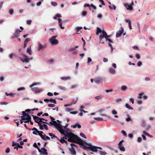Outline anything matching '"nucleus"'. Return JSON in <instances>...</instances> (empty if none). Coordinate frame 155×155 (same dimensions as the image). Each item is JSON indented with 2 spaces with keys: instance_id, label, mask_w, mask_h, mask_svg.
I'll list each match as a JSON object with an SVG mask.
<instances>
[{
  "instance_id": "obj_28",
  "label": "nucleus",
  "mask_w": 155,
  "mask_h": 155,
  "mask_svg": "<svg viewBox=\"0 0 155 155\" xmlns=\"http://www.w3.org/2000/svg\"><path fill=\"white\" fill-rule=\"evenodd\" d=\"M143 133L146 135L148 136L149 137H150V138H152L153 137V136L152 135L149 134L145 130L143 131Z\"/></svg>"
},
{
  "instance_id": "obj_46",
  "label": "nucleus",
  "mask_w": 155,
  "mask_h": 155,
  "mask_svg": "<svg viewBox=\"0 0 155 155\" xmlns=\"http://www.w3.org/2000/svg\"><path fill=\"white\" fill-rule=\"evenodd\" d=\"M122 101V99L121 98H117L116 99V102L117 103H118L120 102H121Z\"/></svg>"
},
{
  "instance_id": "obj_9",
  "label": "nucleus",
  "mask_w": 155,
  "mask_h": 155,
  "mask_svg": "<svg viewBox=\"0 0 155 155\" xmlns=\"http://www.w3.org/2000/svg\"><path fill=\"white\" fill-rule=\"evenodd\" d=\"M32 90L33 91H34L35 93H38L42 92L44 90L43 89H39L37 87H35L32 88Z\"/></svg>"
},
{
  "instance_id": "obj_45",
  "label": "nucleus",
  "mask_w": 155,
  "mask_h": 155,
  "mask_svg": "<svg viewBox=\"0 0 155 155\" xmlns=\"http://www.w3.org/2000/svg\"><path fill=\"white\" fill-rule=\"evenodd\" d=\"M45 124H47L51 126L55 125L54 124H53V123H52L51 121L49 123L45 122Z\"/></svg>"
},
{
  "instance_id": "obj_19",
  "label": "nucleus",
  "mask_w": 155,
  "mask_h": 155,
  "mask_svg": "<svg viewBox=\"0 0 155 155\" xmlns=\"http://www.w3.org/2000/svg\"><path fill=\"white\" fill-rule=\"evenodd\" d=\"M41 153L44 155H48V153L47 152V150L45 148H41Z\"/></svg>"
},
{
  "instance_id": "obj_15",
  "label": "nucleus",
  "mask_w": 155,
  "mask_h": 155,
  "mask_svg": "<svg viewBox=\"0 0 155 155\" xmlns=\"http://www.w3.org/2000/svg\"><path fill=\"white\" fill-rule=\"evenodd\" d=\"M12 147L16 146L17 147H18V148H20L22 149L23 148V147L22 146L20 145L18 143H17L14 142H12Z\"/></svg>"
},
{
  "instance_id": "obj_40",
  "label": "nucleus",
  "mask_w": 155,
  "mask_h": 155,
  "mask_svg": "<svg viewBox=\"0 0 155 155\" xmlns=\"http://www.w3.org/2000/svg\"><path fill=\"white\" fill-rule=\"evenodd\" d=\"M99 153L101 155H106L107 153L105 151H103L101 150H99Z\"/></svg>"
},
{
  "instance_id": "obj_30",
  "label": "nucleus",
  "mask_w": 155,
  "mask_h": 155,
  "mask_svg": "<svg viewBox=\"0 0 155 155\" xmlns=\"http://www.w3.org/2000/svg\"><path fill=\"white\" fill-rule=\"evenodd\" d=\"M125 107L127 109L130 110H133V108L132 107L128 104L126 103L125 104Z\"/></svg>"
},
{
  "instance_id": "obj_1",
  "label": "nucleus",
  "mask_w": 155,
  "mask_h": 155,
  "mask_svg": "<svg viewBox=\"0 0 155 155\" xmlns=\"http://www.w3.org/2000/svg\"><path fill=\"white\" fill-rule=\"evenodd\" d=\"M61 133L64 135L63 138L65 140L68 138L67 140L68 141L72 142L73 141L75 140L78 143H84L83 140L80 139L76 135L75 137H74L73 136L74 135V134L68 129H67L66 131L63 130L62 132H61Z\"/></svg>"
},
{
  "instance_id": "obj_39",
  "label": "nucleus",
  "mask_w": 155,
  "mask_h": 155,
  "mask_svg": "<svg viewBox=\"0 0 155 155\" xmlns=\"http://www.w3.org/2000/svg\"><path fill=\"white\" fill-rule=\"evenodd\" d=\"M48 134L51 137V138H53V137H55L57 139H58V138L57 136H55L52 133H49Z\"/></svg>"
},
{
  "instance_id": "obj_47",
  "label": "nucleus",
  "mask_w": 155,
  "mask_h": 155,
  "mask_svg": "<svg viewBox=\"0 0 155 155\" xmlns=\"http://www.w3.org/2000/svg\"><path fill=\"white\" fill-rule=\"evenodd\" d=\"M51 4L53 6H57L58 4L57 2H51Z\"/></svg>"
},
{
  "instance_id": "obj_7",
  "label": "nucleus",
  "mask_w": 155,
  "mask_h": 155,
  "mask_svg": "<svg viewBox=\"0 0 155 155\" xmlns=\"http://www.w3.org/2000/svg\"><path fill=\"white\" fill-rule=\"evenodd\" d=\"M38 48L37 50L38 51H40L41 50H43L47 47V45L45 44L42 45L40 43H39L38 44Z\"/></svg>"
},
{
  "instance_id": "obj_16",
  "label": "nucleus",
  "mask_w": 155,
  "mask_h": 155,
  "mask_svg": "<svg viewBox=\"0 0 155 155\" xmlns=\"http://www.w3.org/2000/svg\"><path fill=\"white\" fill-rule=\"evenodd\" d=\"M69 151L71 152V153L72 155H76V152L74 147H71L69 149Z\"/></svg>"
},
{
  "instance_id": "obj_41",
  "label": "nucleus",
  "mask_w": 155,
  "mask_h": 155,
  "mask_svg": "<svg viewBox=\"0 0 155 155\" xmlns=\"http://www.w3.org/2000/svg\"><path fill=\"white\" fill-rule=\"evenodd\" d=\"M95 120H97L102 121L103 120V119L102 118L98 117H94Z\"/></svg>"
},
{
  "instance_id": "obj_27",
  "label": "nucleus",
  "mask_w": 155,
  "mask_h": 155,
  "mask_svg": "<svg viewBox=\"0 0 155 155\" xmlns=\"http://www.w3.org/2000/svg\"><path fill=\"white\" fill-rule=\"evenodd\" d=\"M119 149L120 150L122 151H125V147L122 145L118 146Z\"/></svg>"
},
{
  "instance_id": "obj_18",
  "label": "nucleus",
  "mask_w": 155,
  "mask_h": 155,
  "mask_svg": "<svg viewBox=\"0 0 155 155\" xmlns=\"http://www.w3.org/2000/svg\"><path fill=\"white\" fill-rule=\"evenodd\" d=\"M41 125L42 126V127L40 128V126H39V129L40 130H43L44 129L43 127H44V128L46 130H48V126L47 125L45 124H44L43 125H42V124L41 123Z\"/></svg>"
},
{
  "instance_id": "obj_33",
  "label": "nucleus",
  "mask_w": 155,
  "mask_h": 155,
  "mask_svg": "<svg viewBox=\"0 0 155 155\" xmlns=\"http://www.w3.org/2000/svg\"><path fill=\"white\" fill-rule=\"evenodd\" d=\"M101 80V78H98L96 79L95 80L94 82L96 84H98L100 82V81Z\"/></svg>"
},
{
  "instance_id": "obj_10",
  "label": "nucleus",
  "mask_w": 155,
  "mask_h": 155,
  "mask_svg": "<svg viewBox=\"0 0 155 155\" xmlns=\"http://www.w3.org/2000/svg\"><path fill=\"white\" fill-rule=\"evenodd\" d=\"M58 125H55V128L58 130L61 133V132H62L63 130L62 131L61 130H62V125L60 123L57 124Z\"/></svg>"
},
{
  "instance_id": "obj_43",
  "label": "nucleus",
  "mask_w": 155,
  "mask_h": 155,
  "mask_svg": "<svg viewBox=\"0 0 155 155\" xmlns=\"http://www.w3.org/2000/svg\"><path fill=\"white\" fill-rule=\"evenodd\" d=\"M141 126L143 127H144L146 125V122L144 120H143L141 123Z\"/></svg>"
},
{
  "instance_id": "obj_50",
  "label": "nucleus",
  "mask_w": 155,
  "mask_h": 155,
  "mask_svg": "<svg viewBox=\"0 0 155 155\" xmlns=\"http://www.w3.org/2000/svg\"><path fill=\"white\" fill-rule=\"evenodd\" d=\"M54 60L53 59H50L48 61V63H50V64H52L53 63Z\"/></svg>"
},
{
  "instance_id": "obj_38",
  "label": "nucleus",
  "mask_w": 155,
  "mask_h": 155,
  "mask_svg": "<svg viewBox=\"0 0 155 155\" xmlns=\"http://www.w3.org/2000/svg\"><path fill=\"white\" fill-rule=\"evenodd\" d=\"M49 101L51 103H53L55 104H56V101L55 99H53L52 98H50L49 99Z\"/></svg>"
},
{
  "instance_id": "obj_62",
  "label": "nucleus",
  "mask_w": 155,
  "mask_h": 155,
  "mask_svg": "<svg viewBox=\"0 0 155 155\" xmlns=\"http://www.w3.org/2000/svg\"><path fill=\"white\" fill-rule=\"evenodd\" d=\"M73 110L72 109H70L69 108H66L65 109V110L66 111H67V112H71L70 111L71 110Z\"/></svg>"
},
{
  "instance_id": "obj_6",
  "label": "nucleus",
  "mask_w": 155,
  "mask_h": 155,
  "mask_svg": "<svg viewBox=\"0 0 155 155\" xmlns=\"http://www.w3.org/2000/svg\"><path fill=\"white\" fill-rule=\"evenodd\" d=\"M31 116L33 117V119L34 120L35 122L38 123V126H40V128L42 127V126L41 125V123H40L39 120L40 118L36 116H34L33 115H31Z\"/></svg>"
},
{
  "instance_id": "obj_34",
  "label": "nucleus",
  "mask_w": 155,
  "mask_h": 155,
  "mask_svg": "<svg viewBox=\"0 0 155 155\" xmlns=\"http://www.w3.org/2000/svg\"><path fill=\"white\" fill-rule=\"evenodd\" d=\"M61 17V15L59 14H57L53 17L54 19H56L57 18H60Z\"/></svg>"
},
{
  "instance_id": "obj_26",
  "label": "nucleus",
  "mask_w": 155,
  "mask_h": 155,
  "mask_svg": "<svg viewBox=\"0 0 155 155\" xmlns=\"http://www.w3.org/2000/svg\"><path fill=\"white\" fill-rule=\"evenodd\" d=\"M109 9L111 10H112L113 9L114 10H115L116 9V7L115 5L113 4H112L111 6H109Z\"/></svg>"
},
{
  "instance_id": "obj_23",
  "label": "nucleus",
  "mask_w": 155,
  "mask_h": 155,
  "mask_svg": "<svg viewBox=\"0 0 155 155\" xmlns=\"http://www.w3.org/2000/svg\"><path fill=\"white\" fill-rule=\"evenodd\" d=\"M30 41V39L29 38H27L25 39V40L24 42V48H25L26 47L28 42H29Z\"/></svg>"
},
{
  "instance_id": "obj_55",
  "label": "nucleus",
  "mask_w": 155,
  "mask_h": 155,
  "mask_svg": "<svg viewBox=\"0 0 155 155\" xmlns=\"http://www.w3.org/2000/svg\"><path fill=\"white\" fill-rule=\"evenodd\" d=\"M55 105L53 104H49L48 105V106L49 107H53L55 106Z\"/></svg>"
},
{
  "instance_id": "obj_52",
  "label": "nucleus",
  "mask_w": 155,
  "mask_h": 155,
  "mask_svg": "<svg viewBox=\"0 0 155 155\" xmlns=\"http://www.w3.org/2000/svg\"><path fill=\"white\" fill-rule=\"evenodd\" d=\"M111 113L113 115H116L117 114V112L114 110H113L112 111Z\"/></svg>"
},
{
  "instance_id": "obj_44",
  "label": "nucleus",
  "mask_w": 155,
  "mask_h": 155,
  "mask_svg": "<svg viewBox=\"0 0 155 155\" xmlns=\"http://www.w3.org/2000/svg\"><path fill=\"white\" fill-rule=\"evenodd\" d=\"M39 84H40L39 83H33V84H32L30 85L29 86V87L30 88H31L32 87H33V86H35V85H39Z\"/></svg>"
},
{
  "instance_id": "obj_35",
  "label": "nucleus",
  "mask_w": 155,
  "mask_h": 155,
  "mask_svg": "<svg viewBox=\"0 0 155 155\" xmlns=\"http://www.w3.org/2000/svg\"><path fill=\"white\" fill-rule=\"evenodd\" d=\"M22 115L24 116V117H25L26 118L28 117V116H29V114L26 113H25V111H23L22 112Z\"/></svg>"
},
{
  "instance_id": "obj_42",
  "label": "nucleus",
  "mask_w": 155,
  "mask_h": 155,
  "mask_svg": "<svg viewBox=\"0 0 155 155\" xmlns=\"http://www.w3.org/2000/svg\"><path fill=\"white\" fill-rule=\"evenodd\" d=\"M14 13V10L12 8L9 9V13L10 15H12Z\"/></svg>"
},
{
  "instance_id": "obj_22",
  "label": "nucleus",
  "mask_w": 155,
  "mask_h": 155,
  "mask_svg": "<svg viewBox=\"0 0 155 155\" xmlns=\"http://www.w3.org/2000/svg\"><path fill=\"white\" fill-rule=\"evenodd\" d=\"M61 79L63 81H65L66 80H70L71 79V78L70 76L68 77H63L61 78Z\"/></svg>"
},
{
  "instance_id": "obj_32",
  "label": "nucleus",
  "mask_w": 155,
  "mask_h": 155,
  "mask_svg": "<svg viewBox=\"0 0 155 155\" xmlns=\"http://www.w3.org/2000/svg\"><path fill=\"white\" fill-rule=\"evenodd\" d=\"M64 138H63H63H61V139L60 140L59 139H57L58 140H59V141L61 142L62 143H67V141H65L64 139Z\"/></svg>"
},
{
  "instance_id": "obj_31",
  "label": "nucleus",
  "mask_w": 155,
  "mask_h": 155,
  "mask_svg": "<svg viewBox=\"0 0 155 155\" xmlns=\"http://www.w3.org/2000/svg\"><path fill=\"white\" fill-rule=\"evenodd\" d=\"M26 52L30 55H31L32 54V52L31 50V48L30 47H28L27 48Z\"/></svg>"
},
{
  "instance_id": "obj_8",
  "label": "nucleus",
  "mask_w": 155,
  "mask_h": 155,
  "mask_svg": "<svg viewBox=\"0 0 155 155\" xmlns=\"http://www.w3.org/2000/svg\"><path fill=\"white\" fill-rule=\"evenodd\" d=\"M22 31L20 30L19 29H16L14 34V36L12 37V38L13 39L14 38L18 37L20 35V33Z\"/></svg>"
},
{
  "instance_id": "obj_53",
  "label": "nucleus",
  "mask_w": 155,
  "mask_h": 155,
  "mask_svg": "<svg viewBox=\"0 0 155 155\" xmlns=\"http://www.w3.org/2000/svg\"><path fill=\"white\" fill-rule=\"evenodd\" d=\"M25 89V88L24 87H21L17 89V91H19L21 90H23Z\"/></svg>"
},
{
  "instance_id": "obj_56",
  "label": "nucleus",
  "mask_w": 155,
  "mask_h": 155,
  "mask_svg": "<svg viewBox=\"0 0 155 155\" xmlns=\"http://www.w3.org/2000/svg\"><path fill=\"white\" fill-rule=\"evenodd\" d=\"M142 62L140 61H139L138 62L137 65L138 67H140L142 65Z\"/></svg>"
},
{
  "instance_id": "obj_3",
  "label": "nucleus",
  "mask_w": 155,
  "mask_h": 155,
  "mask_svg": "<svg viewBox=\"0 0 155 155\" xmlns=\"http://www.w3.org/2000/svg\"><path fill=\"white\" fill-rule=\"evenodd\" d=\"M110 35H107L106 31L104 30H102V34L100 35L99 36V39L100 41V42L101 41L102 39L104 38H105V39L106 40V38L107 39H109V38H110Z\"/></svg>"
},
{
  "instance_id": "obj_59",
  "label": "nucleus",
  "mask_w": 155,
  "mask_h": 155,
  "mask_svg": "<svg viewBox=\"0 0 155 155\" xmlns=\"http://www.w3.org/2000/svg\"><path fill=\"white\" fill-rule=\"evenodd\" d=\"M143 93H139L138 94V96L137 97V98H142L141 96L143 95Z\"/></svg>"
},
{
  "instance_id": "obj_29",
  "label": "nucleus",
  "mask_w": 155,
  "mask_h": 155,
  "mask_svg": "<svg viewBox=\"0 0 155 155\" xmlns=\"http://www.w3.org/2000/svg\"><path fill=\"white\" fill-rule=\"evenodd\" d=\"M104 97V96L102 95H100L99 96H97L94 97V98L97 100H100L102 99Z\"/></svg>"
},
{
  "instance_id": "obj_37",
  "label": "nucleus",
  "mask_w": 155,
  "mask_h": 155,
  "mask_svg": "<svg viewBox=\"0 0 155 155\" xmlns=\"http://www.w3.org/2000/svg\"><path fill=\"white\" fill-rule=\"evenodd\" d=\"M58 87L61 90L63 91H65L66 90V88L65 87L61 86H58Z\"/></svg>"
},
{
  "instance_id": "obj_64",
  "label": "nucleus",
  "mask_w": 155,
  "mask_h": 155,
  "mask_svg": "<svg viewBox=\"0 0 155 155\" xmlns=\"http://www.w3.org/2000/svg\"><path fill=\"white\" fill-rule=\"evenodd\" d=\"M150 128V125H148L147 126L146 128H145V130H148Z\"/></svg>"
},
{
  "instance_id": "obj_63",
  "label": "nucleus",
  "mask_w": 155,
  "mask_h": 155,
  "mask_svg": "<svg viewBox=\"0 0 155 155\" xmlns=\"http://www.w3.org/2000/svg\"><path fill=\"white\" fill-rule=\"evenodd\" d=\"M121 133L125 136H127V135L126 132L124 130H122Z\"/></svg>"
},
{
  "instance_id": "obj_60",
  "label": "nucleus",
  "mask_w": 155,
  "mask_h": 155,
  "mask_svg": "<svg viewBox=\"0 0 155 155\" xmlns=\"http://www.w3.org/2000/svg\"><path fill=\"white\" fill-rule=\"evenodd\" d=\"M91 61H92V59H91V58H90V57L88 58L87 63V64H89Z\"/></svg>"
},
{
  "instance_id": "obj_61",
  "label": "nucleus",
  "mask_w": 155,
  "mask_h": 155,
  "mask_svg": "<svg viewBox=\"0 0 155 155\" xmlns=\"http://www.w3.org/2000/svg\"><path fill=\"white\" fill-rule=\"evenodd\" d=\"M129 101H130V102H131L132 103V104H134V99L133 98H130L129 99Z\"/></svg>"
},
{
  "instance_id": "obj_13",
  "label": "nucleus",
  "mask_w": 155,
  "mask_h": 155,
  "mask_svg": "<svg viewBox=\"0 0 155 155\" xmlns=\"http://www.w3.org/2000/svg\"><path fill=\"white\" fill-rule=\"evenodd\" d=\"M124 5L126 7V9L129 10L130 11H132L133 10V7L132 6L130 5H129L125 3L124 4Z\"/></svg>"
},
{
  "instance_id": "obj_20",
  "label": "nucleus",
  "mask_w": 155,
  "mask_h": 155,
  "mask_svg": "<svg viewBox=\"0 0 155 155\" xmlns=\"http://www.w3.org/2000/svg\"><path fill=\"white\" fill-rule=\"evenodd\" d=\"M71 127H72L73 128H75L77 127L78 128L80 129L81 128V126L79 124L76 123L75 124L72 125Z\"/></svg>"
},
{
  "instance_id": "obj_58",
  "label": "nucleus",
  "mask_w": 155,
  "mask_h": 155,
  "mask_svg": "<svg viewBox=\"0 0 155 155\" xmlns=\"http://www.w3.org/2000/svg\"><path fill=\"white\" fill-rule=\"evenodd\" d=\"M15 55V54L13 53L10 54L8 55L9 58L10 59H12V58L13 57V55Z\"/></svg>"
},
{
  "instance_id": "obj_12",
  "label": "nucleus",
  "mask_w": 155,
  "mask_h": 155,
  "mask_svg": "<svg viewBox=\"0 0 155 155\" xmlns=\"http://www.w3.org/2000/svg\"><path fill=\"white\" fill-rule=\"evenodd\" d=\"M39 135L40 136L41 138L44 140H49L50 139V137L46 136L45 134L43 135L42 134H39Z\"/></svg>"
},
{
  "instance_id": "obj_2",
  "label": "nucleus",
  "mask_w": 155,
  "mask_h": 155,
  "mask_svg": "<svg viewBox=\"0 0 155 155\" xmlns=\"http://www.w3.org/2000/svg\"><path fill=\"white\" fill-rule=\"evenodd\" d=\"M83 142L84 143H81V145L84 147V150L88 149L93 152H97L98 150L97 149V147L92 145L83 140Z\"/></svg>"
},
{
  "instance_id": "obj_4",
  "label": "nucleus",
  "mask_w": 155,
  "mask_h": 155,
  "mask_svg": "<svg viewBox=\"0 0 155 155\" xmlns=\"http://www.w3.org/2000/svg\"><path fill=\"white\" fill-rule=\"evenodd\" d=\"M21 55L24 57L22 58L21 57H18L23 62L26 63H28L29 62V59L28 57L24 54L21 53Z\"/></svg>"
},
{
  "instance_id": "obj_25",
  "label": "nucleus",
  "mask_w": 155,
  "mask_h": 155,
  "mask_svg": "<svg viewBox=\"0 0 155 155\" xmlns=\"http://www.w3.org/2000/svg\"><path fill=\"white\" fill-rule=\"evenodd\" d=\"M102 32V30H101V28L99 27L97 28V31L96 32V34L97 35H98L100 33Z\"/></svg>"
},
{
  "instance_id": "obj_48",
  "label": "nucleus",
  "mask_w": 155,
  "mask_h": 155,
  "mask_svg": "<svg viewBox=\"0 0 155 155\" xmlns=\"http://www.w3.org/2000/svg\"><path fill=\"white\" fill-rule=\"evenodd\" d=\"M87 13L86 11H83L82 12V15L83 16H85L87 15Z\"/></svg>"
},
{
  "instance_id": "obj_57",
  "label": "nucleus",
  "mask_w": 155,
  "mask_h": 155,
  "mask_svg": "<svg viewBox=\"0 0 155 155\" xmlns=\"http://www.w3.org/2000/svg\"><path fill=\"white\" fill-rule=\"evenodd\" d=\"M135 57L137 58V59H139L140 58V55L138 53L136 54H135Z\"/></svg>"
},
{
  "instance_id": "obj_51",
  "label": "nucleus",
  "mask_w": 155,
  "mask_h": 155,
  "mask_svg": "<svg viewBox=\"0 0 155 155\" xmlns=\"http://www.w3.org/2000/svg\"><path fill=\"white\" fill-rule=\"evenodd\" d=\"M78 87V85L77 84H75L74 85H72L71 87V89H74L75 88H76Z\"/></svg>"
},
{
  "instance_id": "obj_5",
  "label": "nucleus",
  "mask_w": 155,
  "mask_h": 155,
  "mask_svg": "<svg viewBox=\"0 0 155 155\" xmlns=\"http://www.w3.org/2000/svg\"><path fill=\"white\" fill-rule=\"evenodd\" d=\"M57 37V35L54 36L49 39V42L52 45H57L58 43V40L55 39Z\"/></svg>"
},
{
  "instance_id": "obj_24",
  "label": "nucleus",
  "mask_w": 155,
  "mask_h": 155,
  "mask_svg": "<svg viewBox=\"0 0 155 155\" xmlns=\"http://www.w3.org/2000/svg\"><path fill=\"white\" fill-rule=\"evenodd\" d=\"M125 21L126 22L128 23L129 28L130 29H132V27L131 25V21L130 20L127 19H125Z\"/></svg>"
},
{
  "instance_id": "obj_14",
  "label": "nucleus",
  "mask_w": 155,
  "mask_h": 155,
  "mask_svg": "<svg viewBox=\"0 0 155 155\" xmlns=\"http://www.w3.org/2000/svg\"><path fill=\"white\" fill-rule=\"evenodd\" d=\"M58 25L62 29H64V27L62 26V19L60 18H59L58 19Z\"/></svg>"
},
{
  "instance_id": "obj_17",
  "label": "nucleus",
  "mask_w": 155,
  "mask_h": 155,
  "mask_svg": "<svg viewBox=\"0 0 155 155\" xmlns=\"http://www.w3.org/2000/svg\"><path fill=\"white\" fill-rule=\"evenodd\" d=\"M68 51L70 52H72L73 54H76L77 52V51L74 47L68 49Z\"/></svg>"
},
{
  "instance_id": "obj_36",
  "label": "nucleus",
  "mask_w": 155,
  "mask_h": 155,
  "mask_svg": "<svg viewBox=\"0 0 155 155\" xmlns=\"http://www.w3.org/2000/svg\"><path fill=\"white\" fill-rule=\"evenodd\" d=\"M82 29V27H76L75 28V29L76 30H77V31H76V34H79V33H78L77 32Z\"/></svg>"
},
{
  "instance_id": "obj_49",
  "label": "nucleus",
  "mask_w": 155,
  "mask_h": 155,
  "mask_svg": "<svg viewBox=\"0 0 155 155\" xmlns=\"http://www.w3.org/2000/svg\"><path fill=\"white\" fill-rule=\"evenodd\" d=\"M127 88V87L126 86H122L121 87V89L123 91L125 90Z\"/></svg>"
},
{
  "instance_id": "obj_21",
  "label": "nucleus",
  "mask_w": 155,
  "mask_h": 155,
  "mask_svg": "<svg viewBox=\"0 0 155 155\" xmlns=\"http://www.w3.org/2000/svg\"><path fill=\"white\" fill-rule=\"evenodd\" d=\"M109 72L110 73L113 74H115L116 73L115 70L111 68L109 69Z\"/></svg>"
},
{
  "instance_id": "obj_11",
  "label": "nucleus",
  "mask_w": 155,
  "mask_h": 155,
  "mask_svg": "<svg viewBox=\"0 0 155 155\" xmlns=\"http://www.w3.org/2000/svg\"><path fill=\"white\" fill-rule=\"evenodd\" d=\"M124 31V28L123 27H121V29L117 32L116 35V37L117 38L120 37L121 36V34H122Z\"/></svg>"
},
{
  "instance_id": "obj_54",
  "label": "nucleus",
  "mask_w": 155,
  "mask_h": 155,
  "mask_svg": "<svg viewBox=\"0 0 155 155\" xmlns=\"http://www.w3.org/2000/svg\"><path fill=\"white\" fill-rule=\"evenodd\" d=\"M80 135L82 137H83V138H85V139H86V136L83 133H80Z\"/></svg>"
}]
</instances>
